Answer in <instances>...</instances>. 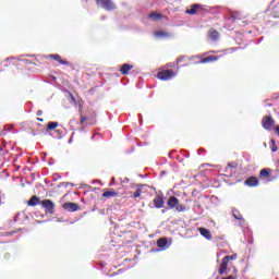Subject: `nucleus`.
Wrapping results in <instances>:
<instances>
[{
	"instance_id": "34",
	"label": "nucleus",
	"mask_w": 279,
	"mask_h": 279,
	"mask_svg": "<svg viewBox=\"0 0 279 279\" xmlns=\"http://www.w3.org/2000/svg\"><path fill=\"white\" fill-rule=\"evenodd\" d=\"M227 257H229V260H236V254L227 255Z\"/></svg>"
},
{
	"instance_id": "58",
	"label": "nucleus",
	"mask_w": 279,
	"mask_h": 279,
	"mask_svg": "<svg viewBox=\"0 0 279 279\" xmlns=\"http://www.w3.org/2000/svg\"><path fill=\"white\" fill-rule=\"evenodd\" d=\"M37 121H40V122H43L44 120H43V118H37Z\"/></svg>"
},
{
	"instance_id": "15",
	"label": "nucleus",
	"mask_w": 279,
	"mask_h": 279,
	"mask_svg": "<svg viewBox=\"0 0 279 279\" xmlns=\"http://www.w3.org/2000/svg\"><path fill=\"white\" fill-rule=\"evenodd\" d=\"M49 136H51L52 138L60 140L62 138V136H64V133L60 130H54L52 132H49Z\"/></svg>"
},
{
	"instance_id": "59",
	"label": "nucleus",
	"mask_w": 279,
	"mask_h": 279,
	"mask_svg": "<svg viewBox=\"0 0 279 279\" xmlns=\"http://www.w3.org/2000/svg\"><path fill=\"white\" fill-rule=\"evenodd\" d=\"M80 132H84V126H82V128L80 129Z\"/></svg>"
},
{
	"instance_id": "25",
	"label": "nucleus",
	"mask_w": 279,
	"mask_h": 279,
	"mask_svg": "<svg viewBox=\"0 0 279 279\" xmlns=\"http://www.w3.org/2000/svg\"><path fill=\"white\" fill-rule=\"evenodd\" d=\"M227 269H228V266H226L225 264H220V267H219V270H218L219 275L223 276V274H226Z\"/></svg>"
},
{
	"instance_id": "26",
	"label": "nucleus",
	"mask_w": 279,
	"mask_h": 279,
	"mask_svg": "<svg viewBox=\"0 0 279 279\" xmlns=\"http://www.w3.org/2000/svg\"><path fill=\"white\" fill-rule=\"evenodd\" d=\"M141 193H143V191L141 190V187H137L136 191L133 194V197L136 199L138 197H141Z\"/></svg>"
},
{
	"instance_id": "35",
	"label": "nucleus",
	"mask_w": 279,
	"mask_h": 279,
	"mask_svg": "<svg viewBox=\"0 0 279 279\" xmlns=\"http://www.w3.org/2000/svg\"><path fill=\"white\" fill-rule=\"evenodd\" d=\"M86 121H88V118L82 117L81 118V125H84V123H86Z\"/></svg>"
},
{
	"instance_id": "41",
	"label": "nucleus",
	"mask_w": 279,
	"mask_h": 279,
	"mask_svg": "<svg viewBox=\"0 0 279 279\" xmlns=\"http://www.w3.org/2000/svg\"><path fill=\"white\" fill-rule=\"evenodd\" d=\"M130 182L129 178H124V180L122 181V184H128Z\"/></svg>"
},
{
	"instance_id": "46",
	"label": "nucleus",
	"mask_w": 279,
	"mask_h": 279,
	"mask_svg": "<svg viewBox=\"0 0 279 279\" xmlns=\"http://www.w3.org/2000/svg\"><path fill=\"white\" fill-rule=\"evenodd\" d=\"M182 60H184V57H181L177 60V64H179L180 62H182Z\"/></svg>"
},
{
	"instance_id": "56",
	"label": "nucleus",
	"mask_w": 279,
	"mask_h": 279,
	"mask_svg": "<svg viewBox=\"0 0 279 279\" xmlns=\"http://www.w3.org/2000/svg\"><path fill=\"white\" fill-rule=\"evenodd\" d=\"M14 221H19V216H14Z\"/></svg>"
},
{
	"instance_id": "22",
	"label": "nucleus",
	"mask_w": 279,
	"mask_h": 279,
	"mask_svg": "<svg viewBox=\"0 0 279 279\" xmlns=\"http://www.w3.org/2000/svg\"><path fill=\"white\" fill-rule=\"evenodd\" d=\"M177 213H186V210H189V208H186V205H180L179 203L177 204L175 207Z\"/></svg>"
},
{
	"instance_id": "37",
	"label": "nucleus",
	"mask_w": 279,
	"mask_h": 279,
	"mask_svg": "<svg viewBox=\"0 0 279 279\" xmlns=\"http://www.w3.org/2000/svg\"><path fill=\"white\" fill-rule=\"evenodd\" d=\"M239 49H241V47L231 48L230 51L231 53H234V51H239Z\"/></svg>"
},
{
	"instance_id": "14",
	"label": "nucleus",
	"mask_w": 279,
	"mask_h": 279,
	"mask_svg": "<svg viewBox=\"0 0 279 279\" xmlns=\"http://www.w3.org/2000/svg\"><path fill=\"white\" fill-rule=\"evenodd\" d=\"M198 231L204 236V239H207V241H210V239H213V233H210V230L206 228H199Z\"/></svg>"
},
{
	"instance_id": "47",
	"label": "nucleus",
	"mask_w": 279,
	"mask_h": 279,
	"mask_svg": "<svg viewBox=\"0 0 279 279\" xmlns=\"http://www.w3.org/2000/svg\"><path fill=\"white\" fill-rule=\"evenodd\" d=\"M37 117H43V110L37 111Z\"/></svg>"
},
{
	"instance_id": "49",
	"label": "nucleus",
	"mask_w": 279,
	"mask_h": 279,
	"mask_svg": "<svg viewBox=\"0 0 279 279\" xmlns=\"http://www.w3.org/2000/svg\"><path fill=\"white\" fill-rule=\"evenodd\" d=\"M167 210H170L169 207H166L165 209L161 210L162 215H165V213H167Z\"/></svg>"
},
{
	"instance_id": "4",
	"label": "nucleus",
	"mask_w": 279,
	"mask_h": 279,
	"mask_svg": "<svg viewBox=\"0 0 279 279\" xmlns=\"http://www.w3.org/2000/svg\"><path fill=\"white\" fill-rule=\"evenodd\" d=\"M41 206L45 208L47 215H56V204L51 199H44Z\"/></svg>"
},
{
	"instance_id": "8",
	"label": "nucleus",
	"mask_w": 279,
	"mask_h": 279,
	"mask_svg": "<svg viewBox=\"0 0 279 279\" xmlns=\"http://www.w3.org/2000/svg\"><path fill=\"white\" fill-rule=\"evenodd\" d=\"M178 204H180V199L175 196H170L167 202V206L169 209L177 208Z\"/></svg>"
},
{
	"instance_id": "7",
	"label": "nucleus",
	"mask_w": 279,
	"mask_h": 279,
	"mask_svg": "<svg viewBox=\"0 0 279 279\" xmlns=\"http://www.w3.org/2000/svg\"><path fill=\"white\" fill-rule=\"evenodd\" d=\"M62 208H64V210H68V213H77V210H80V205L75 203H64L62 205Z\"/></svg>"
},
{
	"instance_id": "31",
	"label": "nucleus",
	"mask_w": 279,
	"mask_h": 279,
	"mask_svg": "<svg viewBox=\"0 0 279 279\" xmlns=\"http://www.w3.org/2000/svg\"><path fill=\"white\" fill-rule=\"evenodd\" d=\"M120 274H123V269H119L118 271L110 275L111 278H114V276H119Z\"/></svg>"
},
{
	"instance_id": "62",
	"label": "nucleus",
	"mask_w": 279,
	"mask_h": 279,
	"mask_svg": "<svg viewBox=\"0 0 279 279\" xmlns=\"http://www.w3.org/2000/svg\"><path fill=\"white\" fill-rule=\"evenodd\" d=\"M0 151H3V148H2V147H0Z\"/></svg>"
},
{
	"instance_id": "39",
	"label": "nucleus",
	"mask_w": 279,
	"mask_h": 279,
	"mask_svg": "<svg viewBox=\"0 0 279 279\" xmlns=\"http://www.w3.org/2000/svg\"><path fill=\"white\" fill-rule=\"evenodd\" d=\"M184 158H189V156H191V154L186 150H184V154H183Z\"/></svg>"
},
{
	"instance_id": "2",
	"label": "nucleus",
	"mask_w": 279,
	"mask_h": 279,
	"mask_svg": "<svg viewBox=\"0 0 279 279\" xmlns=\"http://www.w3.org/2000/svg\"><path fill=\"white\" fill-rule=\"evenodd\" d=\"M157 247L159 248L151 250V252H165L171 247V241L169 242V238H160L157 240Z\"/></svg>"
},
{
	"instance_id": "51",
	"label": "nucleus",
	"mask_w": 279,
	"mask_h": 279,
	"mask_svg": "<svg viewBox=\"0 0 279 279\" xmlns=\"http://www.w3.org/2000/svg\"><path fill=\"white\" fill-rule=\"evenodd\" d=\"M275 132H276V134L279 135V126H276V128H275Z\"/></svg>"
},
{
	"instance_id": "27",
	"label": "nucleus",
	"mask_w": 279,
	"mask_h": 279,
	"mask_svg": "<svg viewBox=\"0 0 279 279\" xmlns=\"http://www.w3.org/2000/svg\"><path fill=\"white\" fill-rule=\"evenodd\" d=\"M227 167L232 171V169H236V167H239V165L236 162L232 161V162H229Z\"/></svg>"
},
{
	"instance_id": "16",
	"label": "nucleus",
	"mask_w": 279,
	"mask_h": 279,
	"mask_svg": "<svg viewBox=\"0 0 279 279\" xmlns=\"http://www.w3.org/2000/svg\"><path fill=\"white\" fill-rule=\"evenodd\" d=\"M271 175V169L264 168L259 171V178H269Z\"/></svg>"
},
{
	"instance_id": "55",
	"label": "nucleus",
	"mask_w": 279,
	"mask_h": 279,
	"mask_svg": "<svg viewBox=\"0 0 279 279\" xmlns=\"http://www.w3.org/2000/svg\"><path fill=\"white\" fill-rule=\"evenodd\" d=\"M168 66H175V63H168Z\"/></svg>"
},
{
	"instance_id": "63",
	"label": "nucleus",
	"mask_w": 279,
	"mask_h": 279,
	"mask_svg": "<svg viewBox=\"0 0 279 279\" xmlns=\"http://www.w3.org/2000/svg\"><path fill=\"white\" fill-rule=\"evenodd\" d=\"M9 132H12V128H11V129H9Z\"/></svg>"
},
{
	"instance_id": "21",
	"label": "nucleus",
	"mask_w": 279,
	"mask_h": 279,
	"mask_svg": "<svg viewBox=\"0 0 279 279\" xmlns=\"http://www.w3.org/2000/svg\"><path fill=\"white\" fill-rule=\"evenodd\" d=\"M56 128H58V122H49L46 134H49V131H56Z\"/></svg>"
},
{
	"instance_id": "29",
	"label": "nucleus",
	"mask_w": 279,
	"mask_h": 279,
	"mask_svg": "<svg viewBox=\"0 0 279 279\" xmlns=\"http://www.w3.org/2000/svg\"><path fill=\"white\" fill-rule=\"evenodd\" d=\"M50 58H52V60H56L57 62H60V54H50Z\"/></svg>"
},
{
	"instance_id": "36",
	"label": "nucleus",
	"mask_w": 279,
	"mask_h": 279,
	"mask_svg": "<svg viewBox=\"0 0 279 279\" xmlns=\"http://www.w3.org/2000/svg\"><path fill=\"white\" fill-rule=\"evenodd\" d=\"M62 177L60 175V174H58V173H54L53 174V180L56 181V180H60Z\"/></svg>"
},
{
	"instance_id": "60",
	"label": "nucleus",
	"mask_w": 279,
	"mask_h": 279,
	"mask_svg": "<svg viewBox=\"0 0 279 279\" xmlns=\"http://www.w3.org/2000/svg\"><path fill=\"white\" fill-rule=\"evenodd\" d=\"M23 62H29V60H27V59H24V60H22Z\"/></svg>"
},
{
	"instance_id": "23",
	"label": "nucleus",
	"mask_w": 279,
	"mask_h": 279,
	"mask_svg": "<svg viewBox=\"0 0 279 279\" xmlns=\"http://www.w3.org/2000/svg\"><path fill=\"white\" fill-rule=\"evenodd\" d=\"M155 36L157 38H167V36H169V34H167V32H165V31H159V32L155 33Z\"/></svg>"
},
{
	"instance_id": "48",
	"label": "nucleus",
	"mask_w": 279,
	"mask_h": 279,
	"mask_svg": "<svg viewBox=\"0 0 279 279\" xmlns=\"http://www.w3.org/2000/svg\"><path fill=\"white\" fill-rule=\"evenodd\" d=\"M202 151H204V149H202V148L197 150L198 156H203L204 155V154H202Z\"/></svg>"
},
{
	"instance_id": "12",
	"label": "nucleus",
	"mask_w": 279,
	"mask_h": 279,
	"mask_svg": "<svg viewBox=\"0 0 279 279\" xmlns=\"http://www.w3.org/2000/svg\"><path fill=\"white\" fill-rule=\"evenodd\" d=\"M132 69H134V65H132L130 63H124V64H122L120 71H121L122 75H130V71H132Z\"/></svg>"
},
{
	"instance_id": "43",
	"label": "nucleus",
	"mask_w": 279,
	"mask_h": 279,
	"mask_svg": "<svg viewBox=\"0 0 279 279\" xmlns=\"http://www.w3.org/2000/svg\"><path fill=\"white\" fill-rule=\"evenodd\" d=\"M173 154H175V150L169 153V158H173Z\"/></svg>"
},
{
	"instance_id": "17",
	"label": "nucleus",
	"mask_w": 279,
	"mask_h": 279,
	"mask_svg": "<svg viewBox=\"0 0 279 279\" xmlns=\"http://www.w3.org/2000/svg\"><path fill=\"white\" fill-rule=\"evenodd\" d=\"M219 32H217L216 29H210L209 31V38H211L215 43H217V40H219Z\"/></svg>"
},
{
	"instance_id": "50",
	"label": "nucleus",
	"mask_w": 279,
	"mask_h": 279,
	"mask_svg": "<svg viewBox=\"0 0 279 279\" xmlns=\"http://www.w3.org/2000/svg\"><path fill=\"white\" fill-rule=\"evenodd\" d=\"M264 39H265V37H259V39L257 40V45H260V41Z\"/></svg>"
},
{
	"instance_id": "24",
	"label": "nucleus",
	"mask_w": 279,
	"mask_h": 279,
	"mask_svg": "<svg viewBox=\"0 0 279 279\" xmlns=\"http://www.w3.org/2000/svg\"><path fill=\"white\" fill-rule=\"evenodd\" d=\"M225 177L226 178H232V175H234V171H232L231 169H229V167L227 166L225 169Z\"/></svg>"
},
{
	"instance_id": "1",
	"label": "nucleus",
	"mask_w": 279,
	"mask_h": 279,
	"mask_svg": "<svg viewBox=\"0 0 279 279\" xmlns=\"http://www.w3.org/2000/svg\"><path fill=\"white\" fill-rule=\"evenodd\" d=\"M177 76L178 72H173V70H163L157 74L158 80H161V82H169V80H173Z\"/></svg>"
},
{
	"instance_id": "6",
	"label": "nucleus",
	"mask_w": 279,
	"mask_h": 279,
	"mask_svg": "<svg viewBox=\"0 0 279 279\" xmlns=\"http://www.w3.org/2000/svg\"><path fill=\"white\" fill-rule=\"evenodd\" d=\"M150 208H165V198L162 195H157L153 199V206L149 205Z\"/></svg>"
},
{
	"instance_id": "18",
	"label": "nucleus",
	"mask_w": 279,
	"mask_h": 279,
	"mask_svg": "<svg viewBox=\"0 0 279 279\" xmlns=\"http://www.w3.org/2000/svg\"><path fill=\"white\" fill-rule=\"evenodd\" d=\"M119 193L114 190H110L102 193V197H118Z\"/></svg>"
},
{
	"instance_id": "20",
	"label": "nucleus",
	"mask_w": 279,
	"mask_h": 279,
	"mask_svg": "<svg viewBox=\"0 0 279 279\" xmlns=\"http://www.w3.org/2000/svg\"><path fill=\"white\" fill-rule=\"evenodd\" d=\"M38 204H40V198L38 196H33L28 201V206H38Z\"/></svg>"
},
{
	"instance_id": "32",
	"label": "nucleus",
	"mask_w": 279,
	"mask_h": 279,
	"mask_svg": "<svg viewBox=\"0 0 279 279\" xmlns=\"http://www.w3.org/2000/svg\"><path fill=\"white\" fill-rule=\"evenodd\" d=\"M59 64H63L64 66H69V61H65L64 59L59 60Z\"/></svg>"
},
{
	"instance_id": "64",
	"label": "nucleus",
	"mask_w": 279,
	"mask_h": 279,
	"mask_svg": "<svg viewBox=\"0 0 279 279\" xmlns=\"http://www.w3.org/2000/svg\"><path fill=\"white\" fill-rule=\"evenodd\" d=\"M0 206H1V196H0Z\"/></svg>"
},
{
	"instance_id": "11",
	"label": "nucleus",
	"mask_w": 279,
	"mask_h": 279,
	"mask_svg": "<svg viewBox=\"0 0 279 279\" xmlns=\"http://www.w3.org/2000/svg\"><path fill=\"white\" fill-rule=\"evenodd\" d=\"M244 184L246 186H258V178L256 177H248L245 181Z\"/></svg>"
},
{
	"instance_id": "33",
	"label": "nucleus",
	"mask_w": 279,
	"mask_h": 279,
	"mask_svg": "<svg viewBox=\"0 0 279 279\" xmlns=\"http://www.w3.org/2000/svg\"><path fill=\"white\" fill-rule=\"evenodd\" d=\"M69 97H70L72 104H76L75 96H73V94L69 93Z\"/></svg>"
},
{
	"instance_id": "5",
	"label": "nucleus",
	"mask_w": 279,
	"mask_h": 279,
	"mask_svg": "<svg viewBox=\"0 0 279 279\" xmlns=\"http://www.w3.org/2000/svg\"><path fill=\"white\" fill-rule=\"evenodd\" d=\"M274 125H276V120H274V118H271V116H265L262 120V128H264V130H271V128H274Z\"/></svg>"
},
{
	"instance_id": "13",
	"label": "nucleus",
	"mask_w": 279,
	"mask_h": 279,
	"mask_svg": "<svg viewBox=\"0 0 279 279\" xmlns=\"http://www.w3.org/2000/svg\"><path fill=\"white\" fill-rule=\"evenodd\" d=\"M232 215L234 217V219H236L240 222V226H245V219H243V216H241V213H239L238 209H232Z\"/></svg>"
},
{
	"instance_id": "38",
	"label": "nucleus",
	"mask_w": 279,
	"mask_h": 279,
	"mask_svg": "<svg viewBox=\"0 0 279 279\" xmlns=\"http://www.w3.org/2000/svg\"><path fill=\"white\" fill-rule=\"evenodd\" d=\"M271 151H272V153L278 151V146H276V145L271 146Z\"/></svg>"
},
{
	"instance_id": "10",
	"label": "nucleus",
	"mask_w": 279,
	"mask_h": 279,
	"mask_svg": "<svg viewBox=\"0 0 279 279\" xmlns=\"http://www.w3.org/2000/svg\"><path fill=\"white\" fill-rule=\"evenodd\" d=\"M217 60H219V57L209 56V57H205V58L201 59L198 61V64H208V62H217Z\"/></svg>"
},
{
	"instance_id": "57",
	"label": "nucleus",
	"mask_w": 279,
	"mask_h": 279,
	"mask_svg": "<svg viewBox=\"0 0 279 279\" xmlns=\"http://www.w3.org/2000/svg\"><path fill=\"white\" fill-rule=\"evenodd\" d=\"M265 106H268V108H271L272 105L271 104H266Z\"/></svg>"
},
{
	"instance_id": "42",
	"label": "nucleus",
	"mask_w": 279,
	"mask_h": 279,
	"mask_svg": "<svg viewBox=\"0 0 279 279\" xmlns=\"http://www.w3.org/2000/svg\"><path fill=\"white\" fill-rule=\"evenodd\" d=\"M228 20H229V21H236V17H235L234 15H230V16L228 17Z\"/></svg>"
},
{
	"instance_id": "40",
	"label": "nucleus",
	"mask_w": 279,
	"mask_h": 279,
	"mask_svg": "<svg viewBox=\"0 0 279 279\" xmlns=\"http://www.w3.org/2000/svg\"><path fill=\"white\" fill-rule=\"evenodd\" d=\"M97 183H98V184H101V181H100V180H93V181H92V184H97Z\"/></svg>"
},
{
	"instance_id": "52",
	"label": "nucleus",
	"mask_w": 279,
	"mask_h": 279,
	"mask_svg": "<svg viewBox=\"0 0 279 279\" xmlns=\"http://www.w3.org/2000/svg\"><path fill=\"white\" fill-rule=\"evenodd\" d=\"M270 145L271 146L276 145V140L270 141Z\"/></svg>"
},
{
	"instance_id": "28",
	"label": "nucleus",
	"mask_w": 279,
	"mask_h": 279,
	"mask_svg": "<svg viewBox=\"0 0 279 279\" xmlns=\"http://www.w3.org/2000/svg\"><path fill=\"white\" fill-rule=\"evenodd\" d=\"M228 263H230V257H228V255H226L223 258H222V265H226L228 266Z\"/></svg>"
},
{
	"instance_id": "45",
	"label": "nucleus",
	"mask_w": 279,
	"mask_h": 279,
	"mask_svg": "<svg viewBox=\"0 0 279 279\" xmlns=\"http://www.w3.org/2000/svg\"><path fill=\"white\" fill-rule=\"evenodd\" d=\"M31 134H32V136H38V132H36V131H32Z\"/></svg>"
},
{
	"instance_id": "54",
	"label": "nucleus",
	"mask_w": 279,
	"mask_h": 279,
	"mask_svg": "<svg viewBox=\"0 0 279 279\" xmlns=\"http://www.w3.org/2000/svg\"><path fill=\"white\" fill-rule=\"evenodd\" d=\"M111 183L109 184V186H112V184H114V178L111 179Z\"/></svg>"
},
{
	"instance_id": "19",
	"label": "nucleus",
	"mask_w": 279,
	"mask_h": 279,
	"mask_svg": "<svg viewBox=\"0 0 279 279\" xmlns=\"http://www.w3.org/2000/svg\"><path fill=\"white\" fill-rule=\"evenodd\" d=\"M148 19H150V21H160V19H162V14L153 12L148 14Z\"/></svg>"
},
{
	"instance_id": "61",
	"label": "nucleus",
	"mask_w": 279,
	"mask_h": 279,
	"mask_svg": "<svg viewBox=\"0 0 279 279\" xmlns=\"http://www.w3.org/2000/svg\"><path fill=\"white\" fill-rule=\"evenodd\" d=\"M92 141H95V135L92 136Z\"/></svg>"
},
{
	"instance_id": "53",
	"label": "nucleus",
	"mask_w": 279,
	"mask_h": 279,
	"mask_svg": "<svg viewBox=\"0 0 279 279\" xmlns=\"http://www.w3.org/2000/svg\"><path fill=\"white\" fill-rule=\"evenodd\" d=\"M9 60H14V57H9L5 59L7 62H9Z\"/></svg>"
},
{
	"instance_id": "3",
	"label": "nucleus",
	"mask_w": 279,
	"mask_h": 279,
	"mask_svg": "<svg viewBox=\"0 0 279 279\" xmlns=\"http://www.w3.org/2000/svg\"><path fill=\"white\" fill-rule=\"evenodd\" d=\"M96 5H100L102 10H107L108 12H112V10H117V5L112 0H96Z\"/></svg>"
},
{
	"instance_id": "30",
	"label": "nucleus",
	"mask_w": 279,
	"mask_h": 279,
	"mask_svg": "<svg viewBox=\"0 0 279 279\" xmlns=\"http://www.w3.org/2000/svg\"><path fill=\"white\" fill-rule=\"evenodd\" d=\"M75 186V184L71 183V182H62L59 186H64L66 189V186Z\"/></svg>"
},
{
	"instance_id": "44",
	"label": "nucleus",
	"mask_w": 279,
	"mask_h": 279,
	"mask_svg": "<svg viewBox=\"0 0 279 279\" xmlns=\"http://www.w3.org/2000/svg\"><path fill=\"white\" fill-rule=\"evenodd\" d=\"M7 132L5 130L0 131V136H5Z\"/></svg>"
},
{
	"instance_id": "9",
	"label": "nucleus",
	"mask_w": 279,
	"mask_h": 279,
	"mask_svg": "<svg viewBox=\"0 0 279 279\" xmlns=\"http://www.w3.org/2000/svg\"><path fill=\"white\" fill-rule=\"evenodd\" d=\"M199 8H202V4L194 3L191 5V9L185 10V14H190L193 16V15L197 14V10H199Z\"/></svg>"
}]
</instances>
